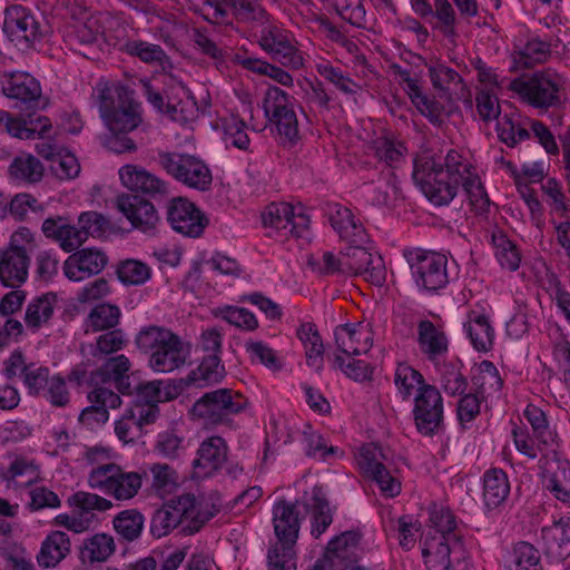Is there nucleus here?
<instances>
[{"mask_svg": "<svg viewBox=\"0 0 570 570\" xmlns=\"http://www.w3.org/2000/svg\"><path fill=\"white\" fill-rule=\"evenodd\" d=\"M92 99L108 129L101 138L104 147L115 154L135 151L137 146L128 134L141 125L142 115L132 92L119 81L100 79L94 87Z\"/></svg>", "mask_w": 570, "mask_h": 570, "instance_id": "obj_1", "label": "nucleus"}, {"mask_svg": "<svg viewBox=\"0 0 570 570\" xmlns=\"http://www.w3.org/2000/svg\"><path fill=\"white\" fill-rule=\"evenodd\" d=\"M462 155L451 149L445 157L424 150L414 159L413 179L424 196L434 205H448L458 195L463 173L461 166L450 170V157Z\"/></svg>", "mask_w": 570, "mask_h": 570, "instance_id": "obj_2", "label": "nucleus"}, {"mask_svg": "<svg viewBox=\"0 0 570 570\" xmlns=\"http://www.w3.org/2000/svg\"><path fill=\"white\" fill-rule=\"evenodd\" d=\"M135 343L141 352L149 354L148 365L156 373H171L184 366L190 356V345L161 326L141 328Z\"/></svg>", "mask_w": 570, "mask_h": 570, "instance_id": "obj_3", "label": "nucleus"}, {"mask_svg": "<svg viewBox=\"0 0 570 570\" xmlns=\"http://www.w3.org/2000/svg\"><path fill=\"white\" fill-rule=\"evenodd\" d=\"M563 77L552 69L534 72L529 78L510 80L508 88L534 108L548 109L559 104Z\"/></svg>", "mask_w": 570, "mask_h": 570, "instance_id": "obj_4", "label": "nucleus"}, {"mask_svg": "<svg viewBox=\"0 0 570 570\" xmlns=\"http://www.w3.org/2000/svg\"><path fill=\"white\" fill-rule=\"evenodd\" d=\"M428 570H469L470 554L458 535H428L422 542Z\"/></svg>", "mask_w": 570, "mask_h": 570, "instance_id": "obj_5", "label": "nucleus"}, {"mask_svg": "<svg viewBox=\"0 0 570 570\" xmlns=\"http://www.w3.org/2000/svg\"><path fill=\"white\" fill-rule=\"evenodd\" d=\"M262 220L269 235L281 238H305L309 235L311 217L302 204L272 203L263 212Z\"/></svg>", "mask_w": 570, "mask_h": 570, "instance_id": "obj_6", "label": "nucleus"}, {"mask_svg": "<svg viewBox=\"0 0 570 570\" xmlns=\"http://www.w3.org/2000/svg\"><path fill=\"white\" fill-rule=\"evenodd\" d=\"M88 485L116 500L126 501L137 495L142 476L138 472L124 471L119 465H101L90 470Z\"/></svg>", "mask_w": 570, "mask_h": 570, "instance_id": "obj_7", "label": "nucleus"}, {"mask_svg": "<svg viewBox=\"0 0 570 570\" xmlns=\"http://www.w3.org/2000/svg\"><path fill=\"white\" fill-rule=\"evenodd\" d=\"M263 109L268 121L275 126L284 142H295L298 138V120L295 99L276 86L266 89Z\"/></svg>", "mask_w": 570, "mask_h": 570, "instance_id": "obj_8", "label": "nucleus"}, {"mask_svg": "<svg viewBox=\"0 0 570 570\" xmlns=\"http://www.w3.org/2000/svg\"><path fill=\"white\" fill-rule=\"evenodd\" d=\"M159 161L170 176L189 188L205 191L212 186L213 175L208 165L195 155L164 153Z\"/></svg>", "mask_w": 570, "mask_h": 570, "instance_id": "obj_9", "label": "nucleus"}, {"mask_svg": "<svg viewBox=\"0 0 570 570\" xmlns=\"http://www.w3.org/2000/svg\"><path fill=\"white\" fill-rule=\"evenodd\" d=\"M246 400L229 389H219L205 393L191 407L194 419L205 425H217L226 422L229 415L244 410Z\"/></svg>", "mask_w": 570, "mask_h": 570, "instance_id": "obj_10", "label": "nucleus"}, {"mask_svg": "<svg viewBox=\"0 0 570 570\" xmlns=\"http://www.w3.org/2000/svg\"><path fill=\"white\" fill-rule=\"evenodd\" d=\"M406 258L420 288L434 292L449 283L445 255L416 248L407 252Z\"/></svg>", "mask_w": 570, "mask_h": 570, "instance_id": "obj_11", "label": "nucleus"}, {"mask_svg": "<svg viewBox=\"0 0 570 570\" xmlns=\"http://www.w3.org/2000/svg\"><path fill=\"white\" fill-rule=\"evenodd\" d=\"M40 466L32 458L9 451L0 456V484L9 491H21L37 483Z\"/></svg>", "mask_w": 570, "mask_h": 570, "instance_id": "obj_12", "label": "nucleus"}, {"mask_svg": "<svg viewBox=\"0 0 570 570\" xmlns=\"http://www.w3.org/2000/svg\"><path fill=\"white\" fill-rule=\"evenodd\" d=\"M261 48L281 65L298 70L304 67L303 52L297 49L293 36L276 26H267L262 29L259 36Z\"/></svg>", "mask_w": 570, "mask_h": 570, "instance_id": "obj_13", "label": "nucleus"}, {"mask_svg": "<svg viewBox=\"0 0 570 570\" xmlns=\"http://www.w3.org/2000/svg\"><path fill=\"white\" fill-rule=\"evenodd\" d=\"M385 456L375 444H366L360 449L357 464L363 474L373 480L381 493L394 498L401 492V482L386 469Z\"/></svg>", "mask_w": 570, "mask_h": 570, "instance_id": "obj_14", "label": "nucleus"}, {"mask_svg": "<svg viewBox=\"0 0 570 570\" xmlns=\"http://www.w3.org/2000/svg\"><path fill=\"white\" fill-rule=\"evenodd\" d=\"M2 94L14 101L20 110L30 109L38 105L42 89L38 79L24 71L3 72L0 76Z\"/></svg>", "mask_w": 570, "mask_h": 570, "instance_id": "obj_15", "label": "nucleus"}, {"mask_svg": "<svg viewBox=\"0 0 570 570\" xmlns=\"http://www.w3.org/2000/svg\"><path fill=\"white\" fill-rule=\"evenodd\" d=\"M400 82L416 110L433 125H441L449 115V104L441 97L430 96L422 89L420 81L410 72H399Z\"/></svg>", "mask_w": 570, "mask_h": 570, "instance_id": "obj_16", "label": "nucleus"}, {"mask_svg": "<svg viewBox=\"0 0 570 570\" xmlns=\"http://www.w3.org/2000/svg\"><path fill=\"white\" fill-rule=\"evenodd\" d=\"M413 415L420 433L432 435L443 422V400L433 385L423 386L422 392L414 396Z\"/></svg>", "mask_w": 570, "mask_h": 570, "instance_id": "obj_17", "label": "nucleus"}, {"mask_svg": "<svg viewBox=\"0 0 570 570\" xmlns=\"http://www.w3.org/2000/svg\"><path fill=\"white\" fill-rule=\"evenodd\" d=\"M167 219L176 233L191 238L199 237L208 225L206 215L184 197L174 198L169 203Z\"/></svg>", "mask_w": 570, "mask_h": 570, "instance_id": "obj_18", "label": "nucleus"}, {"mask_svg": "<svg viewBox=\"0 0 570 570\" xmlns=\"http://www.w3.org/2000/svg\"><path fill=\"white\" fill-rule=\"evenodd\" d=\"M170 502L180 517L184 531L190 534L197 532L215 515L214 507L203 497H197L194 493H181L170 499Z\"/></svg>", "mask_w": 570, "mask_h": 570, "instance_id": "obj_19", "label": "nucleus"}, {"mask_svg": "<svg viewBox=\"0 0 570 570\" xmlns=\"http://www.w3.org/2000/svg\"><path fill=\"white\" fill-rule=\"evenodd\" d=\"M108 264V257L99 248L87 247L72 253L63 262V275L71 282H81L99 274Z\"/></svg>", "mask_w": 570, "mask_h": 570, "instance_id": "obj_20", "label": "nucleus"}, {"mask_svg": "<svg viewBox=\"0 0 570 570\" xmlns=\"http://www.w3.org/2000/svg\"><path fill=\"white\" fill-rule=\"evenodd\" d=\"M454 166H461L463 173L461 187L466 195L471 209L478 215L487 213L490 207V199L480 181L475 167L464 155H452L450 157V170Z\"/></svg>", "mask_w": 570, "mask_h": 570, "instance_id": "obj_21", "label": "nucleus"}, {"mask_svg": "<svg viewBox=\"0 0 570 570\" xmlns=\"http://www.w3.org/2000/svg\"><path fill=\"white\" fill-rule=\"evenodd\" d=\"M164 82L167 87L166 115L181 124L195 119L198 109L189 89L173 76H166Z\"/></svg>", "mask_w": 570, "mask_h": 570, "instance_id": "obj_22", "label": "nucleus"}, {"mask_svg": "<svg viewBox=\"0 0 570 570\" xmlns=\"http://www.w3.org/2000/svg\"><path fill=\"white\" fill-rule=\"evenodd\" d=\"M68 504L77 522L79 533L89 530L96 522V511L106 512L114 504L110 500L91 492L78 491L68 498Z\"/></svg>", "mask_w": 570, "mask_h": 570, "instance_id": "obj_23", "label": "nucleus"}, {"mask_svg": "<svg viewBox=\"0 0 570 570\" xmlns=\"http://www.w3.org/2000/svg\"><path fill=\"white\" fill-rule=\"evenodd\" d=\"M227 444L220 436L204 440L193 461V478L204 479L218 471L227 460Z\"/></svg>", "mask_w": 570, "mask_h": 570, "instance_id": "obj_24", "label": "nucleus"}, {"mask_svg": "<svg viewBox=\"0 0 570 570\" xmlns=\"http://www.w3.org/2000/svg\"><path fill=\"white\" fill-rule=\"evenodd\" d=\"M39 23L32 12L14 4L6 9L3 31L12 41L32 42L39 37Z\"/></svg>", "mask_w": 570, "mask_h": 570, "instance_id": "obj_25", "label": "nucleus"}, {"mask_svg": "<svg viewBox=\"0 0 570 570\" xmlns=\"http://www.w3.org/2000/svg\"><path fill=\"white\" fill-rule=\"evenodd\" d=\"M327 216L331 226L341 239L346 240L350 244L367 243V233L362 222L350 208L341 204L328 205Z\"/></svg>", "mask_w": 570, "mask_h": 570, "instance_id": "obj_26", "label": "nucleus"}, {"mask_svg": "<svg viewBox=\"0 0 570 570\" xmlns=\"http://www.w3.org/2000/svg\"><path fill=\"white\" fill-rule=\"evenodd\" d=\"M117 208L131 223L132 227L142 233L155 230L159 218L154 205L138 196L121 195L117 198Z\"/></svg>", "mask_w": 570, "mask_h": 570, "instance_id": "obj_27", "label": "nucleus"}, {"mask_svg": "<svg viewBox=\"0 0 570 570\" xmlns=\"http://www.w3.org/2000/svg\"><path fill=\"white\" fill-rule=\"evenodd\" d=\"M544 487L550 490L558 500H570V462L560 454V449L554 458H548L541 463Z\"/></svg>", "mask_w": 570, "mask_h": 570, "instance_id": "obj_28", "label": "nucleus"}, {"mask_svg": "<svg viewBox=\"0 0 570 570\" xmlns=\"http://www.w3.org/2000/svg\"><path fill=\"white\" fill-rule=\"evenodd\" d=\"M334 336L337 348L348 356L365 354L373 344L372 330L363 323L340 325Z\"/></svg>", "mask_w": 570, "mask_h": 570, "instance_id": "obj_29", "label": "nucleus"}, {"mask_svg": "<svg viewBox=\"0 0 570 570\" xmlns=\"http://www.w3.org/2000/svg\"><path fill=\"white\" fill-rule=\"evenodd\" d=\"M302 503L306 513L312 518V535L318 538L332 523V512L325 492L321 485L315 484L309 491H305Z\"/></svg>", "mask_w": 570, "mask_h": 570, "instance_id": "obj_30", "label": "nucleus"}, {"mask_svg": "<svg viewBox=\"0 0 570 570\" xmlns=\"http://www.w3.org/2000/svg\"><path fill=\"white\" fill-rule=\"evenodd\" d=\"M547 556L561 561L570 556V519H561L541 531Z\"/></svg>", "mask_w": 570, "mask_h": 570, "instance_id": "obj_31", "label": "nucleus"}, {"mask_svg": "<svg viewBox=\"0 0 570 570\" xmlns=\"http://www.w3.org/2000/svg\"><path fill=\"white\" fill-rule=\"evenodd\" d=\"M274 531L281 544H292L298 537L299 519L296 504L278 501L273 509Z\"/></svg>", "mask_w": 570, "mask_h": 570, "instance_id": "obj_32", "label": "nucleus"}, {"mask_svg": "<svg viewBox=\"0 0 570 570\" xmlns=\"http://www.w3.org/2000/svg\"><path fill=\"white\" fill-rule=\"evenodd\" d=\"M119 178L124 187L134 191L155 195L166 191V185L155 175L135 165H125L119 169Z\"/></svg>", "mask_w": 570, "mask_h": 570, "instance_id": "obj_33", "label": "nucleus"}, {"mask_svg": "<svg viewBox=\"0 0 570 570\" xmlns=\"http://www.w3.org/2000/svg\"><path fill=\"white\" fill-rule=\"evenodd\" d=\"M42 232L47 237L53 238L66 253L73 252L86 242L85 232L67 224L61 217L47 218L42 223Z\"/></svg>", "mask_w": 570, "mask_h": 570, "instance_id": "obj_34", "label": "nucleus"}, {"mask_svg": "<svg viewBox=\"0 0 570 570\" xmlns=\"http://www.w3.org/2000/svg\"><path fill=\"white\" fill-rule=\"evenodd\" d=\"M28 255L0 249V283L6 287H18L28 278Z\"/></svg>", "mask_w": 570, "mask_h": 570, "instance_id": "obj_35", "label": "nucleus"}, {"mask_svg": "<svg viewBox=\"0 0 570 570\" xmlns=\"http://www.w3.org/2000/svg\"><path fill=\"white\" fill-rule=\"evenodd\" d=\"M464 330L476 351L488 352L492 348L495 333L485 313L471 311L464 323Z\"/></svg>", "mask_w": 570, "mask_h": 570, "instance_id": "obj_36", "label": "nucleus"}, {"mask_svg": "<svg viewBox=\"0 0 570 570\" xmlns=\"http://www.w3.org/2000/svg\"><path fill=\"white\" fill-rule=\"evenodd\" d=\"M71 543L67 533L51 531L43 539L40 551L37 554L38 564L50 569L57 567L70 552Z\"/></svg>", "mask_w": 570, "mask_h": 570, "instance_id": "obj_37", "label": "nucleus"}, {"mask_svg": "<svg viewBox=\"0 0 570 570\" xmlns=\"http://www.w3.org/2000/svg\"><path fill=\"white\" fill-rule=\"evenodd\" d=\"M511 436L518 452L530 460L537 459L541 455L540 463L548 458H554L560 446H553L551 450L544 445L540 440H537L534 434L530 435L529 431L520 425L514 424L511 430Z\"/></svg>", "mask_w": 570, "mask_h": 570, "instance_id": "obj_38", "label": "nucleus"}, {"mask_svg": "<svg viewBox=\"0 0 570 570\" xmlns=\"http://www.w3.org/2000/svg\"><path fill=\"white\" fill-rule=\"evenodd\" d=\"M57 305V295L52 292L45 293L30 301L24 314V323L32 332L45 326L53 315Z\"/></svg>", "mask_w": 570, "mask_h": 570, "instance_id": "obj_39", "label": "nucleus"}, {"mask_svg": "<svg viewBox=\"0 0 570 570\" xmlns=\"http://www.w3.org/2000/svg\"><path fill=\"white\" fill-rule=\"evenodd\" d=\"M8 176L12 181L19 184L38 183L43 176V166L33 155L20 154L10 163Z\"/></svg>", "mask_w": 570, "mask_h": 570, "instance_id": "obj_40", "label": "nucleus"}, {"mask_svg": "<svg viewBox=\"0 0 570 570\" xmlns=\"http://www.w3.org/2000/svg\"><path fill=\"white\" fill-rule=\"evenodd\" d=\"M429 77L441 99L452 100V94L461 83V76L449 66L434 61L428 65Z\"/></svg>", "mask_w": 570, "mask_h": 570, "instance_id": "obj_41", "label": "nucleus"}, {"mask_svg": "<svg viewBox=\"0 0 570 570\" xmlns=\"http://www.w3.org/2000/svg\"><path fill=\"white\" fill-rule=\"evenodd\" d=\"M510 493V483L504 471L491 469L483 476V499L489 508L499 507Z\"/></svg>", "mask_w": 570, "mask_h": 570, "instance_id": "obj_42", "label": "nucleus"}, {"mask_svg": "<svg viewBox=\"0 0 570 570\" xmlns=\"http://www.w3.org/2000/svg\"><path fill=\"white\" fill-rule=\"evenodd\" d=\"M419 345L429 358H435L448 350L444 333L430 321H421L417 325Z\"/></svg>", "mask_w": 570, "mask_h": 570, "instance_id": "obj_43", "label": "nucleus"}, {"mask_svg": "<svg viewBox=\"0 0 570 570\" xmlns=\"http://www.w3.org/2000/svg\"><path fill=\"white\" fill-rule=\"evenodd\" d=\"M503 570H541L540 553L532 544L518 542L507 554Z\"/></svg>", "mask_w": 570, "mask_h": 570, "instance_id": "obj_44", "label": "nucleus"}, {"mask_svg": "<svg viewBox=\"0 0 570 570\" xmlns=\"http://www.w3.org/2000/svg\"><path fill=\"white\" fill-rule=\"evenodd\" d=\"M296 334L304 346L307 365L321 370L323 367L324 346L315 325L303 323L297 328Z\"/></svg>", "mask_w": 570, "mask_h": 570, "instance_id": "obj_45", "label": "nucleus"}, {"mask_svg": "<svg viewBox=\"0 0 570 570\" xmlns=\"http://www.w3.org/2000/svg\"><path fill=\"white\" fill-rule=\"evenodd\" d=\"M116 551L114 538L108 533H96L83 540L80 554L83 561L105 562Z\"/></svg>", "mask_w": 570, "mask_h": 570, "instance_id": "obj_46", "label": "nucleus"}, {"mask_svg": "<svg viewBox=\"0 0 570 570\" xmlns=\"http://www.w3.org/2000/svg\"><path fill=\"white\" fill-rule=\"evenodd\" d=\"M394 384L397 393L403 400H409L422 392L423 386H429L423 375L409 365L407 363H399L394 373Z\"/></svg>", "mask_w": 570, "mask_h": 570, "instance_id": "obj_47", "label": "nucleus"}, {"mask_svg": "<svg viewBox=\"0 0 570 570\" xmlns=\"http://www.w3.org/2000/svg\"><path fill=\"white\" fill-rule=\"evenodd\" d=\"M524 417L532 428L537 440H540L550 450L553 446H560V439L554 429L549 424L544 412L537 405L529 404L524 409Z\"/></svg>", "mask_w": 570, "mask_h": 570, "instance_id": "obj_48", "label": "nucleus"}, {"mask_svg": "<svg viewBox=\"0 0 570 570\" xmlns=\"http://www.w3.org/2000/svg\"><path fill=\"white\" fill-rule=\"evenodd\" d=\"M139 402L155 404L167 402L178 396V389L169 381L153 380L137 385L135 389Z\"/></svg>", "mask_w": 570, "mask_h": 570, "instance_id": "obj_49", "label": "nucleus"}, {"mask_svg": "<svg viewBox=\"0 0 570 570\" xmlns=\"http://www.w3.org/2000/svg\"><path fill=\"white\" fill-rule=\"evenodd\" d=\"M472 384L479 394L490 396L500 392L503 381L494 364L483 361L478 365L473 374Z\"/></svg>", "mask_w": 570, "mask_h": 570, "instance_id": "obj_50", "label": "nucleus"}, {"mask_svg": "<svg viewBox=\"0 0 570 570\" xmlns=\"http://www.w3.org/2000/svg\"><path fill=\"white\" fill-rule=\"evenodd\" d=\"M225 376V368L217 355L204 357L197 368L187 375V383L205 386L220 382Z\"/></svg>", "mask_w": 570, "mask_h": 570, "instance_id": "obj_51", "label": "nucleus"}, {"mask_svg": "<svg viewBox=\"0 0 570 570\" xmlns=\"http://www.w3.org/2000/svg\"><path fill=\"white\" fill-rule=\"evenodd\" d=\"M212 315L242 331L252 332L258 327L256 316L244 307L222 305L212 308Z\"/></svg>", "mask_w": 570, "mask_h": 570, "instance_id": "obj_52", "label": "nucleus"}, {"mask_svg": "<svg viewBox=\"0 0 570 570\" xmlns=\"http://www.w3.org/2000/svg\"><path fill=\"white\" fill-rule=\"evenodd\" d=\"M361 535L356 531H346L341 535L332 539L326 548L325 557L326 568L333 563L335 559L347 560L355 554L358 547Z\"/></svg>", "mask_w": 570, "mask_h": 570, "instance_id": "obj_53", "label": "nucleus"}, {"mask_svg": "<svg viewBox=\"0 0 570 570\" xmlns=\"http://www.w3.org/2000/svg\"><path fill=\"white\" fill-rule=\"evenodd\" d=\"M494 255L502 268L514 272L521 263V254L517 245L502 232L492 234Z\"/></svg>", "mask_w": 570, "mask_h": 570, "instance_id": "obj_54", "label": "nucleus"}, {"mask_svg": "<svg viewBox=\"0 0 570 570\" xmlns=\"http://www.w3.org/2000/svg\"><path fill=\"white\" fill-rule=\"evenodd\" d=\"M497 120L498 136L507 146L513 147L530 137L528 129L521 126L518 114H503Z\"/></svg>", "mask_w": 570, "mask_h": 570, "instance_id": "obj_55", "label": "nucleus"}, {"mask_svg": "<svg viewBox=\"0 0 570 570\" xmlns=\"http://www.w3.org/2000/svg\"><path fill=\"white\" fill-rule=\"evenodd\" d=\"M365 244H351L345 249V264L346 275H357L360 268L364 267V264L368 261L376 267L374 272L381 273V255L372 253Z\"/></svg>", "mask_w": 570, "mask_h": 570, "instance_id": "obj_56", "label": "nucleus"}, {"mask_svg": "<svg viewBox=\"0 0 570 570\" xmlns=\"http://www.w3.org/2000/svg\"><path fill=\"white\" fill-rule=\"evenodd\" d=\"M130 361L124 354L108 358L102 365V371L108 380L115 382L116 387L124 394L132 393L129 382Z\"/></svg>", "mask_w": 570, "mask_h": 570, "instance_id": "obj_57", "label": "nucleus"}, {"mask_svg": "<svg viewBox=\"0 0 570 570\" xmlns=\"http://www.w3.org/2000/svg\"><path fill=\"white\" fill-rule=\"evenodd\" d=\"M151 474V488L160 497L174 493L179 487V475L167 463H154L149 468Z\"/></svg>", "mask_w": 570, "mask_h": 570, "instance_id": "obj_58", "label": "nucleus"}, {"mask_svg": "<svg viewBox=\"0 0 570 570\" xmlns=\"http://www.w3.org/2000/svg\"><path fill=\"white\" fill-rule=\"evenodd\" d=\"M120 309L116 305L95 306L85 321L86 331L99 332L115 327L119 323Z\"/></svg>", "mask_w": 570, "mask_h": 570, "instance_id": "obj_59", "label": "nucleus"}, {"mask_svg": "<svg viewBox=\"0 0 570 570\" xmlns=\"http://www.w3.org/2000/svg\"><path fill=\"white\" fill-rule=\"evenodd\" d=\"M144 523V515L135 509L124 510L112 520L115 531L127 541H134L139 538Z\"/></svg>", "mask_w": 570, "mask_h": 570, "instance_id": "obj_60", "label": "nucleus"}, {"mask_svg": "<svg viewBox=\"0 0 570 570\" xmlns=\"http://www.w3.org/2000/svg\"><path fill=\"white\" fill-rule=\"evenodd\" d=\"M124 48L128 55L145 63H158L161 67L168 63V57L159 45L136 39L127 41Z\"/></svg>", "mask_w": 570, "mask_h": 570, "instance_id": "obj_61", "label": "nucleus"}, {"mask_svg": "<svg viewBox=\"0 0 570 570\" xmlns=\"http://www.w3.org/2000/svg\"><path fill=\"white\" fill-rule=\"evenodd\" d=\"M188 445L184 436L177 434L174 431H164L158 433L155 442V452L168 460L180 459Z\"/></svg>", "mask_w": 570, "mask_h": 570, "instance_id": "obj_62", "label": "nucleus"}, {"mask_svg": "<svg viewBox=\"0 0 570 570\" xmlns=\"http://www.w3.org/2000/svg\"><path fill=\"white\" fill-rule=\"evenodd\" d=\"M373 149L379 159L391 167H397L405 159L406 147L404 144L385 136L374 140Z\"/></svg>", "mask_w": 570, "mask_h": 570, "instance_id": "obj_63", "label": "nucleus"}, {"mask_svg": "<svg viewBox=\"0 0 570 570\" xmlns=\"http://www.w3.org/2000/svg\"><path fill=\"white\" fill-rule=\"evenodd\" d=\"M316 71L322 76L325 80L335 86L336 89L342 91L345 95H354L356 94L358 86L352 80L346 73H344L340 68L333 66L327 60H322L315 65Z\"/></svg>", "mask_w": 570, "mask_h": 570, "instance_id": "obj_64", "label": "nucleus"}]
</instances>
